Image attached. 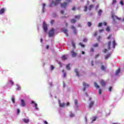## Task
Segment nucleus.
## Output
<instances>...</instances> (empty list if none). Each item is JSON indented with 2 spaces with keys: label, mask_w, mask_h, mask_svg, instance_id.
Masks as SVG:
<instances>
[{
  "label": "nucleus",
  "mask_w": 124,
  "mask_h": 124,
  "mask_svg": "<svg viewBox=\"0 0 124 124\" xmlns=\"http://www.w3.org/2000/svg\"><path fill=\"white\" fill-rule=\"evenodd\" d=\"M67 2H63L61 4V7H62V8H64V9H65L66 7H67V4L70 1H71L72 0H66Z\"/></svg>",
  "instance_id": "f257e3e1"
},
{
  "label": "nucleus",
  "mask_w": 124,
  "mask_h": 124,
  "mask_svg": "<svg viewBox=\"0 0 124 124\" xmlns=\"http://www.w3.org/2000/svg\"><path fill=\"white\" fill-rule=\"evenodd\" d=\"M61 0H56L55 2L52 1L51 4L49 5L50 7H53V6H57L61 2Z\"/></svg>",
  "instance_id": "f03ea898"
},
{
  "label": "nucleus",
  "mask_w": 124,
  "mask_h": 124,
  "mask_svg": "<svg viewBox=\"0 0 124 124\" xmlns=\"http://www.w3.org/2000/svg\"><path fill=\"white\" fill-rule=\"evenodd\" d=\"M54 34H55V31H54V28H52V29H51V30H50L49 31L48 35H49V37H52V36H53V35H54Z\"/></svg>",
  "instance_id": "7ed1b4c3"
},
{
  "label": "nucleus",
  "mask_w": 124,
  "mask_h": 124,
  "mask_svg": "<svg viewBox=\"0 0 124 124\" xmlns=\"http://www.w3.org/2000/svg\"><path fill=\"white\" fill-rule=\"evenodd\" d=\"M43 28L44 29V31H45V32H46V31H47L48 30V27H47V24L46 23H45V22L43 23Z\"/></svg>",
  "instance_id": "20e7f679"
},
{
  "label": "nucleus",
  "mask_w": 124,
  "mask_h": 124,
  "mask_svg": "<svg viewBox=\"0 0 124 124\" xmlns=\"http://www.w3.org/2000/svg\"><path fill=\"white\" fill-rule=\"evenodd\" d=\"M83 86L84 87L83 89V92H85V91H86V89L89 87H90V85H89V84L85 83V82H83Z\"/></svg>",
  "instance_id": "39448f33"
},
{
  "label": "nucleus",
  "mask_w": 124,
  "mask_h": 124,
  "mask_svg": "<svg viewBox=\"0 0 124 124\" xmlns=\"http://www.w3.org/2000/svg\"><path fill=\"white\" fill-rule=\"evenodd\" d=\"M113 21H115V19H116L117 20H121V18L118 17V16H115L114 14H112V16H111Z\"/></svg>",
  "instance_id": "423d86ee"
},
{
  "label": "nucleus",
  "mask_w": 124,
  "mask_h": 124,
  "mask_svg": "<svg viewBox=\"0 0 124 124\" xmlns=\"http://www.w3.org/2000/svg\"><path fill=\"white\" fill-rule=\"evenodd\" d=\"M72 30H73V32L74 34H77V31H76V28L74 26H72L71 27Z\"/></svg>",
  "instance_id": "0eeeda50"
},
{
  "label": "nucleus",
  "mask_w": 124,
  "mask_h": 124,
  "mask_svg": "<svg viewBox=\"0 0 124 124\" xmlns=\"http://www.w3.org/2000/svg\"><path fill=\"white\" fill-rule=\"evenodd\" d=\"M21 106H22V107L26 106V102H25V101L23 99L21 100Z\"/></svg>",
  "instance_id": "6e6552de"
},
{
  "label": "nucleus",
  "mask_w": 124,
  "mask_h": 124,
  "mask_svg": "<svg viewBox=\"0 0 124 124\" xmlns=\"http://www.w3.org/2000/svg\"><path fill=\"white\" fill-rule=\"evenodd\" d=\"M23 123H24L25 124H28L30 122V120L27 119H22Z\"/></svg>",
  "instance_id": "1a4fd4ad"
},
{
  "label": "nucleus",
  "mask_w": 124,
  "mask_h": 124,
  "mask_svg": "<svg viewBox=\"0 0 124 124\" xmlns=\"http://www.w3.org/2000/svg\"><path fill=\"white\" fill-rule=\"evenodd\" d=\"M71 54L72 57H73L74 58H75V57L77 56V53H76V52H75L74 51H71Z\"/></svg>",
  "instance_id": "9d476101"
},
{
  "label": "nucleus",
  "mask_w": 124,
  "mask_h": 124,
  "mask_svg": "<svg viewBox=\"0 0 124 124\" xmlns=\"http://www.w3.org/2000/svg\"><path fill=\"white\" fill-rule=\"evenodd\" d=\"M75 72L76 73V74L77 76L79 77V76H80V74H79V71H78V69H75Z\"/></svg>",
  "instance_id": "9b49d317"
},
{
  "label": "nucleus",
  "mask_w": 124,
  "mask_h": 124,
  "mask_svg": "<svg viewBox=\"0 0 124 124\" xmlns=\"http://www.w3.org/2000/svg\"><path fill=\"white\" fill-rule=\"evenodd\" d=\"M62 31L63 32H64V33H65V34H67V31H67V29L63 28L62 29Z\"/></svg>",
  "instance_id": "f8f14e48"
},
{
  "label": "nucleus",
  "mask_w": 124,
  "mask_h": 124,
  "mask_svg": "<svg viewBox=\"0 0 124 124\" xmlns=\"http://www.w3.org/2000/svg\"><path fill=\"white\" fill-rule=\"evenodd\" d=\"M75 18L77 20H80V18H81V15H78L75 16Z\"/></svg>",
  "instance_id": "ddd939ff"
},
{
  "label": "nucleus",
  "mask_w": 124,
  "mask_h": 124,
  "mask_svg": "<svg viewBox=\"0 0 124 124\" xmlns=\"http://www.w3.org/2000/svg\"><path fill=\"white\" fill-rule=\"evenodd\" d=\"M111 41H109L108 43V50H110L111 49Z\"/></svg>",
  "instance_id": "4468645a"
},
{
  "label": "nucleus",
  "mask_w": 124,
  "mask_h": 124,
  "mask_svg": "<svg viewBox=\"0 0 124 124\" xmlns=\"http://www.w3.org/2000/svg\"><path fill=\"white\" fill-rule=\"evenodd\" d=\"M94 7V5L91 4L89 6V8H88V10L91 11L93 9V8Z\"/></svg>",
  "instance_id": "2eb2a0df"
},
{
  "label": "nucleus",
  "mask_w": 124,
  "mask_h": 124,
  "mask_svg": "<svg viewBox=\"0 0 124 124\" xmlns=\"http://www.w3.org/2000/svg\"><path fill=\"white\" fill-rule=\"evenodd\" d=\"M4 11H5V9H4V8H2L0 10V15L4 13Z\"/></svg>",
  "instance_id": "dca6fc26"
},
{
  "label": "nucleus",
  "mask_w": 124,
  "mask_h": 124,
  "mask_svg": "<svg viewBox=\"0 0 124 124\" xmlns=\"http://www.w3.org/2000/svg\"><path fill=\"white\" fill-rule=\"evenodd\" d=\"M100 84L101 85V86H102L103 87L105 86V82H104V80H102L101 81Z\"/></svg>",
  "instance_id": "f3484780"
},
{
  "label": "nucleus",
  "mask_w": 124,
  "mask_h": 124,
  "mask_svg": "<svg viewBox=\"0 0 124 124\" xmlns=\"http://www.w3.org/2000/svg\"><path fill=\"white\" fill-rule=\"evenodd\" d=\"M94 104V102H91L89 104V108H92L93 106V104Z\"/></svg>",
  "instance_id": "a211bd4d"
},
{
  "label": "nucleus",
  "mask_w": 124,
  "mask_h": 124,
  "mask_svg": "<svg viewBox=\"0 0 124 124\" xmlns=\"http://www.w3.org/2000/svg\"><path fill=\"white\" fill-rule=\"evenodd\" d=\"M59 105L60 107H64L65 106V104L64 103H63L62 104L61 103H59Z\"/></svg>",
  "instance_id": "6ab92c4d"
},
{
  "label": "nucleus",
  "mask_w": 124,
  "mask_h": 124,
  "mask_svg": "<svg viewBox=\"0 0 124 124\" xmlns=\"http://www.w3.org/2000/svg\"><path fill=\"white\" fill-rule=\"evenodd\" d=\"M121 72V69H118L115 72L116 75H119V74Z\"/></svg>",
  "instance_id": "aec40b11"
},
{
  "label": "nucleus",
  "mask_w": 124,
  "mask_h": 124,
  "mask_svg": "<svg viewBox=\"0 0 124 124\" xmlns=\"http://www.w3.org/2000/svg\"><path fill=\"white\" fill-rule=\"evenodd\" d=\"M94 85L95 88H96L97 89L99 88V85H97V83H96V82L94 83Z\"/></svg>",
  "instance_id": "412c9836"
},
{
  "label": "nucleus",
  "mask_w": 124,
  "mask_h": 124,
  "mask_svg": "<svg viewBox=\"0 0 124 124\" xmlns=\"http://www.w3.org/2000/svg\"><path fill=\"white\" fill-rule=\"evenodd\" d=\"M76 22V20L75 19H72L71 20V23H72V24H75Z\"/></svg>",
  "instance_id": "4be33fe9"
},
{
  "label": "nucleus",
  "mask_w": 124,
  "mask_h": 124,
  "mask_svg": "<svg viewBox=\"0 0 124 124\" xmlns=\"http://www.w3.org/2000/svg\"><path fill=\"white\" fill-rule=\"evenodd\" d=\"M110 53H108V54L107 55H106L105 56V60H107V59H108L109 57H110Z\"/></svg>",
  "instance_id": "5701e85b"
},
{
  "label": "nucleus",
  "mask_w": 124,
  "mask_h": 124,
  "mask_svg": "<svg viewBox=\"0 0 124 124\" xmlns=\"http://www.w3.org/2000/svg\"><path fill=\"white\" fill-rule=\"evenodd\" d=\"M66 69H67V70H70V64H68L66 65Z\"/></svg>",
  "instance_id": "b1692460"
},
{
  "label": "nucleus",
  "mask_w": 124,
  "mask_h": 124,
  "mask_svg": "<svg viewBox=\"0 0 124 124\" xmlns=\"http://www.w3.org/2000/svg\"><path fill=\"white\" fill-rule=\"evenodd\" d=\"M112 44H113V48H115V47L116 45V42L115 41V40L113 41Z\"/></svg>",
  "instance_id": "393cba45"
},
{
  "label": "nucleus",
  "mask_w": 124,
  "mask_h": 124,
  "mask_svg": "<svg viewBox=\"0 0 124 124\" xmlns=\"http://www.w3.org/2000/svg\"><path fill=\"white\" fill-rule=\"evenodd\" d=\"M75 104L77 107H78V101L77 100H75Z\"/></svg>",
  "instance_id": "a878e982"
},
{
  "label": "nucleus",
  "mask_w": 124,
  "mask_h": 124,
  "mask_svg": "<svg viewBox=\"0 0 124 124\" xmlns=\"http://www.w3.org/2000/svg\"><path fill=\"white\" fill-rule=\"evenodd\" d=\"M62 58V61H65L66 60V56L65 55H63Z\"/></svg>",
  "instance_id": "bb28decb"
},
{
  "label": "nucleus",
  "mask_w": 124,
  "mask_h": 124,
  "mask_svg": "<svg viewBox=\"0 0 124 124\" xmlns=\"http://www.w3.org/2000/svg\"><path fill=\"white\" fill-rule=\"evenodd\" d=\"M62 72H63V73L64 78H65L66 77V72L64 73V70H62Z\"/></svg>",
  "instance_id": "cd10ccee"
},
{
  "label": "nucleus",
  "mask_w": 124,
  "mask_h": 124,
  "mask_svg": "<svg viewBox=\"0 0 124 124\" xmlns=\"http://www.w3.org/2000/svg\"><path fill=\"white\" fill-rule=\"evenodd\" d=\"M84 11H85V12L88 11V6L87 5L84 6Z\"/></svg>",
  "instance_id": "c85d7f7f"
},
{
  "label": "nucleus",
  "mask_w": 124,
  "mask_h": 124,
  "mask_svg": "<svg viewBox=\"0 0 124 124\" xmlns=\"http://www.w3.org/2000/svg\"><path fill=\"white\" fill-rule=\"evenodd\" d=\"M106 68L105 67V66H104V65H102L101 66V69H102V70H105V69Z\"/></svg>",
  "instance_id": "c756f323"
},
{
  "label": "nucleus",
  "mask_w": 124,
  "mask_h": 124,
  "mask_svg": "<svg viewBox=\"0 0 124 124\" xmlns=\"http://www.w3.org/2000/svg\"><path fill=\"white\" fill-rule=\"evenodd\" d=\"M101 13H102V10H99L98 12V15H101Z\"/></svg>",
  "instance_id": "7c9ffc66"
},
{
  "label": "nucleus",
  "mask_w": 124,
  "mask_h": 124,
  "mask_svg": "<svg viewBox=\"0 0 124 124\" xmlns=\"http://www.w3.org/2000/svg\"><path fill=\"white\" fill-rule=\"evenodd\" d=\"M87 25H88V27H91V26H92V22H88L87 23Z\"/></svg>",
  "instance_id": "2f4dec72"
},
{
  "label": "nucleus",
  "mask_w": 124,
  "mask_h": 124,
  "mask_svg": "<svg viewBox=\"0 0 124 124\" xmlns=\"http://www.w3.org/2000/svg\"><path fill=\"white\" fill-rule=\"evenodd\" d=\"M79 45L81 46V47L82 48H84V47H85V46L84 45H83V44H82V43H80L79 44Z\"/></svg>",
  "instance_id": "473e14b6"
},
{
  "label": "nucleus",
  "mask_w": 124,
  "mask_h": 124,
  "mask_svg": "<svg viewBox=\"0 0 124 124\" xmlns=\"http://www.w3.org/2000/svg\"><path fill=\"white\" fill-rule=\"evenodd\" d=\"M117 2V0H112V4L114 5L115 4V3H116Z\"/></svg>",
  "instance_id": "72a5a7b5"
},
{
  "label": "nucleus",
  "mask_w": 124,
  "mask_h": 124,
  "mask_svg": "<svg viewBox=\"0 0 124 124\" xmlns=\"http://www.w3.org/2000/svg\"><path fill=\"white\" fill-rule=\"evenodd\" d=\"M106 31H110V27H107L106 28Z\"/></svg>",
  "instance_id": "f704fd0d"
},
{
  "label": "nucleus",
  "mask_w": 124,
  "mask_h": 124,
  "mask_svg": "<svg viewBox=\"0 0 124 124\" xmlns=\"http://www.w3.org/2000/svg\"><path fill=\"white\" fill-rule=\"evenodd\" d=\"M83 41L85 43L87 42V41H88V39H87L86 38H85L83 39Z\"/></svg>",
  "instance_id": "c9c22d12"
},
{
  "label": "nucleus",
  "mask_w": 124,
  "mask_h": 124,
  "mask_svg": "<svg viewBox=\"0 0 124 124\" xmlns=\"http://www.w3.org/2000/svg\"><path fill=\"white\" fill-rule=\"evenodd\" d=\"M43 12H44V8L45 7V6H46V4L45 3H43Z\"/></svg>",
  "instance_id": "e433bc0d"
},
{
  "label": "nucleus",
  "mask_w": 124,
  "mask_h": 124,
  "mask_svg": "<svg viewBox=\"0 0 124 124\" xmlns=\"http://www.w3.org/2000/svg\"><path fill=\"white\" fill-rule=\"evenodd\" d=\"M103 24V23H100L98 24V27H102Z\"/></svg>",
  "instance_id": "4c0bfd02"
},
{
  "label": "nucleus",
  "mask_w": 124,
  "mask_h": 124,
  "mask_svg": "<svg viewBox=\"0 0 124 124\" xmlns=\"http://www.w3.org/2000/svg\"><path fill=\"white\" fill-rule=\"evenodd\" d=\"M93 47H98V44L96 43L93 45Z\"/></svg>",
  "instance_id": "58836bf2"
},
{
  "label": "nucleus",
  "mask_w": 124,
  "mask_h": 124,
  "mask_svg": "<svg viewBox=\"0 0 124 124\" xmlns=\"http://www.w3.org/2000/svg\"><path fill=\"white\" fill-rule=\"evenodd\" d=\"M120 4H121V5H124V0H121L120 1Z\"/></svg>",
  "instance_id": "ea45409f"
},
{
  "label": "nucleus",
  "mask_w": 124,
  "mask_h": 124,
  "mask_svg": "<svg viewBox=\"0 0 124 124\" xmlns=\"http://www.w3.org/2000/svg\"><path fill=\"white\" fill-rule=\"evenodd\" d=\"M12 101L13 103H15V99L14 98V97L12 98Z\"/></svg>",
  "instance_id": "a19ab883"
},
{
  "label": "nucleus",
  "mask_w": 124,
  "mask_h": 124,
  "mask_svg": "<svg viewBox=\"0 0 124 124\" xmlns=\"http://www.w3.org/2000/svg\"><path fill=\"white\" fill-rule=\"evenodd\" d=\"M96 120V117H93V120L92 123H93V122H94V121H95Z\"/></svg>",
  "instance_id": "79ce46f5"
},
{
  "label": "nucleus",
  "mask_w": 124,
  "mask_h": 124,
  "mask_svg": "<svg viewBox=\"0 0 124 124\" xmlns=\"http://www.w3.org/2000/svg\"><path fill=\"white\" fill-rule=\"evenodd\" d=\"M101 93H102L101 89H99L98 90L99 94H101Z\"/></svg>",
  "instance_id": "37998d69"
},
{
  "label": "nucleus",
  "mask_w": 124,
  "mask_h": 124,
  "mask_svg": "<svg viewBox=\"0 0 124 124\" xmlns=\"http://www.w3.org/2000/svg\"><path fill=\"white\" fill-rule=\"evenodd\" d=\"M112 36V34H110L108 37L107 39H110L111 38V37Z\"/></svg>",
  "instance_id": "c03bdc74"
},
{
  "label": "nucleus",
  "mask_w": 124,
  "mask_h": 124,
  "mask_svg": "<svg viewBox=\"0 0 124 124\" xmlns=\"http://www.w3.org/2000/svg\"><path fill=\"white\" fill-rule=\"evenodd\" d=\"M54 23H55V20H52L50 22V23L53 25V24H54Z\"/></svg>",
  "instance_id": "a18cd8bd"
},
{
  "label": "nucleus",
  "mask_w": 124,
  "mask_h": 124,
  "mask_svg": "<svg viewBox=\"0 0 124 124\" xmlns=\"http://www.w3.org/2000/svg\"><path fill=\"white\" fill-rule=\"evenodd\" d=\"M108 91L109 92H111L112 91V87L110 86L109 88H108Z\"/></svg>",
  "instance_id": "49530a36"
},
{
  "label": "nucleus",
  "mask_w": 124,
  "mask_h": 124,
  "mask_svg": "<svg viewBox=\"0 0 124 124\" xmlns=\"http://www.w3.org/2000/svg\"><path fill=\"white\" fill-rule=\"evenodd\" d=\"M20 89H21L20 86H17V89H16V90H17V91H19Z\"/></svg>",
  "instance_id": "de8ad7c7"
},
{
  "label": "nucleus",
  "mask_w": 124,
  "mask_h": 124,
  "mask_svg": "<svg viewBox=\"0 0 124 124\" xmlns=\"http://www.w3.org/2000/svg\"><path fill=\"white\" fill-rule=\"evenodd\" d=\"M72 46L74 48H76V46H75V44L74 43H72Z\"/></svg>",
  "instance_id": "09e8293b"
},
{
  "label": "nucleus",
  "mask_w": 124,
  "mask_h": 124,
  "mask_svg": "<svg viewBox=\"0 0 124 124\" xmlns=\"http://www.w3.org/2000/svg\"><path fill=\"white\" fill-rule=\"evenodd\" d=\"M54 68L55 67H54V66L53 65L51 66V70H53Z\"/></svg>",
  "instance_id": "8fccbe9b"
},
{
  "label": "nucleus",
  "mask_w": 124,
  "mask_h": 124,
  "mask_svg": "<svg viewBox=\"0 0 124 124\" xmlns=\"http://www.w3.org/2000/svg\"><path fill=\"white\" fill-rule=\"evenodd\" d=\"M94 49H93V48H91V49H90V52H94Z\"/></svg>",
  "instance_id": "3c124183"
},
{
  "label": "nucleus",
  "mask_w": 124,
  "mask_h": 124,
  "mask_svg": "<svg viewBox=\"0 0 124 124\" xmlns=\"http://www.w3.org/2000/svg\"><path fill=\"white\" fill-rule=\"evenodd\" d=\"M10 82L11 83V85H14V82L12 80H10Z\"/></svg>",
  "instance_id": "603ef678"
},
{
  "label": "nucleus",
  "mask_w": 124,
  "mask_h": 124,
  "mask_svg": "<svg viewBox=\"0 0 124 124\" xmlns=\"http://www.w3.org/2000/svg\"><path fill=\"white\" fill-rule=\"evenodd\" d=\"M100 38H101V37L100 36H99L97 39V40H98V41H99L100 40Z\"/></svg>",
  "instance_id": "864d4df0"
},
{
  "label": "nucleus",
  "mask_w": 124,
  "mask_h": 124,
  "mask_svg": "<svg viewBox=\"0 0 124 124\" xmlns=\"http://www.w3.org/2000/svg\"><path fill=\"white\" fill-rule=\"evenodd\" d=\"M106 52H108V49H105L104 51H103V53H106Z\"/></svg>",
  "instance_id": "5fc2aeb1"
},
{
  "label": "nucleus",
  "mask_w": 124,
  "mask_h": 124,
  "mask_svg": "<svg viewBox=\"0 0 124 124\" xmlns=\"http://www.w3.org/2000/svg\"><path fill=\"white\" fill-rule=\"evenodd\" d=\"M93 35L94 36H96V35H97V32H95L93 34Z\"/></svg>",
  "instance_id": "6e6d98bb"
},
{
  "label": "nucleus",
  "mask_w": 124,
  "mask_h": 124,
  "mask_svg": "<svg viewBox=\"0 0 124 124\" xmlns=\"http://www.w3.org/2000/svg\"><path fill=\"white\" fill-rule=\"evenodd\" d=\"M60 13L61 14H63L64 13V11L63 10H62L61 11Z\"/></svg>",
  "instance_id": "4d7b16f0"
},
{
  "label": "nucleus",
  "mask_w": 124,
  "mask_h": 124,
  "mask_svg": "<svg viewBox=\"0 0 124 124\" xmlns=\"http://www.w3.org/2000/svg\"><path fill=\"white\" fill-rule=\"evenodd\" d=\"M76 9V8L75 7H73L72 9V10H73V11H74V10H75Z\"/></svg>",
  "instance_id": "13d9d810"
},
{
  "label": "nucleus",
  "mask_w": 124,
  "mask_h": 124,
  "mask_svg": "<svg viewBox=\"0 0 124 124\" xmlns=\"http://www.w3.org/2000/svg\"><path fill=\"white\" fill-rule=\"evenodd\" d=\"M34 105H35V108L37 109V104L36 103V104H34Z\"/></svg>",
  "instance_id": "bf43d9fd"
},
{
  "label": "nucleus",
  "mask_w": 124,
  "mask_h": 124,
  "mask_svg": "<svg viewBox=\"0 0 124 124\" xmlns=\"http://www.w3.org/2000/svg\"><path fill=\"white\" fill-rule=\"evenodd\" d=\"M70 117H74V114L73 113H71L70 114Z\"/></svg>",
  "instance_id": "052dcab7"
},
{
  "label": "nucleus",
  "mask_w": 124,
  "mask_h": 124,
  "mask_svg": "<svg viewBox=\"0 0 124 124\" xmlns=\"http://www.w3.org/2000/svg\"><path fill=\"white\" fill-rule=\"evenodd\" d=\"M104 31V29L100 30H99V32H102V31Z\"/></svg>",
  "instance_id": "680f3d73"
},
{
  "label": "nucleus",
  "mask_w": 124,
  "mask_h": 124,
  "mask_svg": "<svg viewBox=\"0 0 124 124\" xmlns=\"http://www.w3.org/2000/svg\"><path fill=\"white\" fill-rule=\"evenodd\" d=\"M91 64H92V66H93V61H92L91 62Z\"/></svg>",
  "instance_id": "e2e57ef3"
},
{
  "label": "nucleus",
  "mask_w": 124,
  "mask_h": 124,
  "mask_svg": "<svg viewBox=\"0 0 124 124\" xmlns=\"http://www.w3.org/2000/svg\"><path fill=\"white\" fill-rule=\"evenodd\" d=\"M69 105H70V103L69 102L67 103L66 106H69Z\"/></svg>",
  "instance_id": "0e129e2a"
},
{
  "label": "nucleus",
  "mask_w": 124,
  "mask_h": 124,
  "mask_svg": "<svg viewBox=\"0 0 124 124\" xmlns=\"http://www.w3.org/2000/svg\"><path fill=\"white\" fill-rule=\"evenodd\" d=\"M17 114H19V113H20V109H17Z\"/></svg>",
  "instance_id": "69168bd1"
},
{
  "label": "nucleus",
  "mask_w": 124,
  "mask_h": 124,
  "mask_svg": "<svg viewBox=\"0 0 124 124\" xmlns=\"http://www.w3.org/2000/svg\"><path fill=\"white\" fill-rule=\"evenodd\" d=\"M78 28H81L82 27V26L81 25V24H78Z\"/></svg>",
  "instance_id": "338daca9"
},
{
  "label": "nucleus",
  "mask_w": 124,
  "mask_h": 124,
  "mask_svg": "<svg viewBox=\"0 0 124 124\" xmlns=\"http://www.w3.org/2000/svg\"><path fill=\"white\" fill-rule=\"evenodd\" d=\"M44 124H48V122H47V121H45L44 122Z\"/></svg>",
  "instance_id": "774afa93"
}]
</instances>
